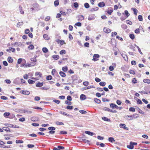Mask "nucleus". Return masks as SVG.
<instances>
[{"label":"nucleus","mask_w":150,"mask_h":150,"mask_svg":"<svg viewBox=\"0 0 150 150\" xmlns=\"http://www.w3.org/2000/svg\"><path fill=\"white\" fill-rule=\"evenodd\" d=\"M36 57L37 56H36L35 57H34V58H31V60L32 61H33V62H36L37 61V60L36 59Z\"/></svg>","instance_id":"nucleus-47"},{"label":"nucleus","mask_w":150,"mask_h":150,"mask_svg":"<svg viewBox=\"0 0 150 150\" xmlns=\"http://www.w3.org/2000/svg\"><path fill=\"white\" fill-rule=\"evenodd\" d=\"M8 61L10 63H12L13 62V59L11 57H9L8 58Z\"/></svg>","instance_id":"nucleus-16"},{"label":"nucleus","mask_w":150,"mask_h":150,"mask_svg":"<svg viewBox=\"0 0 150 150\" xmlns=\"http://www.w3.org/2000/svg\"><path fill=\"white\" fill-rule=\"evenodd\" d=\"M102 119L103 120H104L105 121H108V122H110V119H108V118L105 117H102Z\"/></svg>","instance_id":"nucleus-22"},{"label":"nucleus","mask_w":150,"mask_h":150,"mask_svg":"<svg viewBox=\"0 0 150 150\" xmlns=\"http://www.w3.org/2000/svg\"><path fill=\"white\" fill-rule=\"evenodd\" d=\"M16 143H23V141L21 140H16Z\"/></svg>","instance_id":"nucleus-40"},{"label":"nucleus","mask_w":150,"mask_h":150,"mask_svg":"<svg viewBox=\"0 0 150 150\" xmlns=\"http://www.w3.org/2000/svg\"><path fill=\"white\" fill-rule=\"evenodd\" d=\"M109 69L110 71H112L114 69V67L112 66H110L109 67Z\"/></svg>","instance_id":"nucleus-57"},{"label":"nucleus","mask_w":150,"mask_h":150,"mask_svg":"<svg viewBox=\"0 0 150 150\" xmlns=\"http://www.w3.org/2000/svg\"><path fill=\"white\" fill-rule=\"evenodd\" d=\"M48 129L50 130L48 132V133L50 134H53L55 132V131H54L55 130V128L53 127H51L48 128Z\"/></svg>","instance_id":"nucleus-1"},{"label":"nucleus","mask_w":150,"mask_h":150,"mask_svg":"<svg viewBox=\"0 0 150 150\" xmlns=\"http://www.w3.org/2000/svg\"><path fill=\"white\" fill-rule=\"evenodd\" d=\"M127 147L129 149H132L134 148L133 144L132 142H130V144L129 145H128L127 146Z\"/></svg>","instance_id":"nucleus-7"},{"label":"nucleus","mask_w":150,"mask_h":150,"mask_svg":"<svg viewBox=\"0 0 150 150\" xmlns=\"http://www.w3.org/2000/svg\"><path fill=\"white\" fill-rule=\"evenodd\" d=\"M28 48L30 50H33L34 48V46L33 45H30L28 46Z\"/></svg>","instance_id":"nucleus-37"},{"label":"nucleus","mask_w":150,"mask_h":150,"mask_svg":"<svg viewBox=\"0 0 150 150\" xmlns=\"http://www.w3.org/2000/svg\"><path fill=\"white\" fill-rule=\"evenodd\" d=\"M121 27L124 29H126L127 28V25L125 24H122L121 25Z\"/></svg>","instance_id":"nucleus-42"},{"label":"nucleus","mask_w":150,"mask_h":150,"mask_svg":"<svg viewBox=\"0 0 150 150\" xmlns=\"http://www.w3.org/2000/svg\"><path fill=\"white\" fill-rule=\"evenodd\" d=\"M129 37L131 39L133 40L134 38V35L133 34H130L129 35Z\"/></svg>","instance_id":"nucleus-55"},{"label":"nucleus","mask_w":150,"mask_h":150,"mask_svg":"<svg viewBox=\"0 0 150 150\" xmlns=\"http://www.w3.org/2000/svg\"><path fill=\"white\" fill-rule=\"evenodd\" d=\"M22 61V59L21 58H19L18 60L17 63L18 64H21V62Z\"/></svg>","instance_id":"nucleus-61"},{"label":"nucleus","mask_w":150,"mask_h":150,"mask_svg":"<svg viewBox=\"0 0 150 150\" xmlns=\"http://www.w3.org/2000/svg\"><path fill=\"white\" fill-rule=\"evenodd\" d=\"M103 31L105 33H108L111 32V30L108 28H104L103 29Z\"/></svg>","instance_id":"nucleus-10"},{"label":"nucleus","mask_w":150,"mask_h":150,"mask_svg":"<svg viewBox=\"0 0 150 150\" xmlns=\"http://www.w3.org/2000/svg\"><path fill=\"white\" fill-rule=\"evenodd\" d=\"M28 82L30 84H33L35 83V81L31 79H28Z\"/></svg>","instance_id":"nucleus-28"},{"label":"nucleus","mask_w":150,"mask_h":150,"mask_svg":"<svg viewBox=\"0 0 150 150\" xmlns=\"http://www.w3.org/2000/svg\"><path fill=\"white\" fill-rule=\"evenodd\" d=\"M83 84L84 86H88L89 84V82L88 81H85L83 82Z\"/></svg>","instance_id":"nucleus-58"},{"label":"nucleus","mask_w":150,"mask_h":150,"mask_svg":"<svg viewBox=\"0 0 150 150\" xmlns=\"http://www.w3.org/2000/svg\"><path fill=\"white\" fill-rule=\"evenodd\" d=\"M73 107L72 106L68 105L67 107V109L69 110H72Z\"/></svg>","instance_id":"nucleus-50"},{"label":"nucleus","mask_w":150,"mask_h":150,"mask_svg":"<svg viewBox=\"0 0 150 150\" xmlns=\"http://www.w3.org/2000/svg\"><path fill=\"white\" fill-rule=\"evenodd\" d=\"M59 74L62 77H65L66 76V74L62 71H60Z\"/></svg>","instance_id":"nucleus-21"},{"label":"nucleus","mask_w":150,"mask_h":150,"mask_svg":"<svg viewBox=\"0 0 150 150\" xmlns=\"http://www.w3.org/2000/svg\"><path fill=\"white\" fill-rule=\"evenodd\" d=\"M60 112V114L64 115H67L68 116H69V114H67L66 113V112Z\"/></svg>","instance_id":"nucleus-51"},{"label":"nucleus","mask_w":150,"mask_h":150,"mask_svg":"<svg viewBox=\"0 0 150 150\" xmlns=\"http://www.w3.org/2000/svg\"><path fill=\"white\" fill-rule=\"evenodd\" d=\"M27 146L29 148H33L34 147V145L33 144H28L27 145Z\"/></svg>","instance_id":"nucleus-60"},{"label":"nucleus","mask_w":150,"mask_h":150,"mask_svg":"<svg viewBox=\"0 0 150 150\" xmlns=\"http://www.w3.org/2000/svg\"><path fill=\"white\" fill-rule=\"evenodd\" d=\"M129 110L130 111L135 112V109L134 108L131 107L129 109Z\"/></svg>","instance_id":"nucleus-59"},{"label":"nucleus","mask_w":150,"mask_h":150,"mask_svg":"<svg viewBox=\"0 0 150 150\" xmlns=\"http://www.w3.org/2000/svg\"><path fill=\"white\" fill-rule=\"evenodd\" d=\"M84 19V18L83 16L81 15H79L78 16V20L80 21H81Z\"/></svg>","instance_id":"nucleus-18"},{"label":"nucleus","mask_w":150,"mask_h":150,"mask_svg":"<svg viewBox=\"0 0 150 150\" xmlns=\"http://www.w3.org/2000/svg\"><path fill=\"white\" fill-rule=\"evenodd\" d=\"M59 53L60 54H64L66 53V51L64 50H62L60 51Z\"/></svg>","instance_id":"nucleus-39"},{"label":"nucleus","mask_w":150,"mask_h":150,"mask_svg":"<svg viewBox=\"0 0 150 150\" xmlns=\"http://www.w3.org/2000/svg\"><path fill=\"white\" fill-rule=\"evenodd\" d=\"M59 1L58 0H56L54 1V4L55 6H57L59 4Z\"/></svg>","instance_id":"nucleus-27"},{"label":"nucleus","mask_w":150,"mask_h":150,"mask_svg":"<svg viewBox=\"0 0 150 150\" xmlns=\"http://www.w3.org/2000/svg\"><path fill=\"white\" fill-rule=\"evenodd\" d=\"M99 84L100 86H104L105 85L106 83L104 82H101L99 83Z\"/></svg>","instance_id":"nucleus-35"},{"label":"nucleus","mask_w":150,"mask_h":150,"mask_svg":"<svg viewBox=\"0 0 150 150\" xmlns=\"http://www.w3.org/2000/svg\"><path fill=\"white\" fill-rule=\"evenodd\" d=\"M42 50L44 53H47L48 51V50L46 47H43L42 49Z\"/></svg>","instance_id":"nucleus-29"},{"label":"nucleus","mask_w":150,"mask_h":150,"mask_svg":"<svg viewBox=\"0 0 150 150\" xmlns=\"http://www.w3.org/2000/svg\"><path fill=\"white\" fill-rule=\"evenodd\" d=\"M126 116L129 117L131 118L129 120H131L133 119H135L137 118L139 116V115L138 114H136L135 115H127Z\"/></svg>","instance_id":"nucleus-3"},{"label":"nucleus","mask_w":150,"mask_h":150,"mask_svg":"<svg viewBox=\"0 0 150 150\" xmlns=\"http://www.w3.org/2000/svg\"><path fill=\"white\" fill-rule=\"evenodd\" d=\"M23 24V22H18L17 25V26L18 27H19L21 25H22Z\"/></svg>","instance_id":"nucleus-31"},{"label":"nucleus","mask_w":150,"mask_h":150,"mask_svg":"<svg viewBox=\"0 0 150 150\" xmlns=\"http://www.w3.org/2000/svg\"><path fill=\"white\" fill-rule=\"evenodd\" d=\"M38 120L37 118L35 117H31V120L33 121H35Z\"/></svg>","instance_id":"nucleus-36"},{"label":"nucleus","mask_w":150,"mask_h":150,"mask_svg":"<svg viewBox=\"0 0 150 150\" xmlns=\"http://www.w3.org/2000/svg\"><path fill=\"white\" fill-rule=\"evenodd\" d=\"M132 82L134 83H137V81L135 78H134L132 79Z\"/></svg>","instance_id":"nucleus-63"},{"label":"nucleus","mask_w":150,"mask_h":150,"mask_svg":"<svg viewBox=\"0 0 150 150\" xmlns=\"http://www.w3.org/2000/svg\"><path fill=\"white\" fill-rule=\"evenodd\" d=\"M80 98L81 100H83L86 99V95L84 94H81L80 96Z\"/></svg>","instance_id":"nucleus-9"},{"label":"nucleus","mask_w":150,"mask_h":150,"mask_svg":"<svg viewBox=\"0 0 150 150\" xmlns=\"http://www.w3.org/2000/svg\"><path fill=\"white\" fill-rule=\"evenodd\" d=\"M43 38L45 40H48L49 39V37L48 36V35L47 34H44L43 35Z\"/></svg>","instance_id":"nucleus-24"},{"label":"nucleus","mask_w":150,"mask_h":150,"mask_svg":"<svg viewBox=\"0 0 150 150\" xmlns=\"http://www.w3.org/2000/svg\"><path fill=\"white\" fill-rule=\"evenodd\" d=\"M84 46L85 47H88L89 46V43L87 42H86L84 44Z\"/></svg>","instance_id":"nucleus-49"},{"label":"nucleus","mask_w":150,"mask_h":150,"mask_svg":"<svg viewBox=\"0 0 150 150\" xmlns=\"http://www.w3.org/2000/svg\"><path fill=\"white\" fill-rule=\"evenodd\" d=\"M40 97L38 96H36L34 98V100L35 101H38L40 100Z\"/></svg>","instance_id":"nucleus-62"},{"label":"nucleus","mask_w":150,"mask_h":150,"mask_svg":"<svg viewBox=\"0 0 150 150\" xmlns=\"http://www.w3.org/2000/svg\"><path fill=\"white\" fill-rule=\"evenodd\" d=\"M121 55L122 56V57L125 60H127V57L126 55L125 54H121Z\"/></svg>","instance_id":"nucleus-53"},{"label":"nucleus","mask_w":150,"mask_h":150,"mask_svg":"<svg viewBox=\"0 0 150 150\" xmlns=\"http://www.w3.org/2000/svg\"><path fill=\"white\" fill-rule=\"evenodd\" d=\"M64 149V147L62 146H58L57 147H54L53 149V150H63Z\"/></svg>","instance_id":"nucleus-4"},{"label":"nucleus","mask_w":150,"mask_h":150,"mask_svg":"<svg viewBox=\"0 0 150 150\" xmlns=\"http://www.w3.org/2000/svg\"><path fill=\"white\" fill-rule=\"evenodd\" d=\"M79 5L77 2H74V6L75 8H76L78 7Z\"/></svg>","instance_id":"nucleus-45"},{"label":"nucleus","mask_w":150,"mask_h":150,"mask_svg":"<svg viewBox=\"0 0 150 150\" xmlns=\"http://www.w3.org/2000/svg\"><path fill=\"white\" fill-rule=\"evenodd\" d=\"M110 107L112 108H115L117 109L119 107L116 104L112 103L110 104Z\"/></svg>","instance_id":"nucleus-6"},{"label":"nucleus","mask_w":150,"mask_h":150,"mask_svg":"<svg viewBox=\"0 0 150 150\" xmlns=\"http://www.w3.org/2000/svg\"><path fill=\"white\" fill-rule=\"evenodd\" d=\"M129 47L130 49L133 50L134 51H135V50L134 49L135 47H134L132 45H130Z\"/></svg>","instance_id":"nucleus-56"},{"label":"nucleus","mask_w":150,"mask_h":150,"mask_svg":"<svg viewBox=\"0 0 150 150\" xmlns=\"http://www.w3.org/2000/svg\"><path fill=\"white\" fill-rule=\"evenodd\" d=\"M84 6L86 8H89V4L87 3H86L84 4Z\"/></svg>","instance_id":"nucleus-32"},{"label":"nucleus","mask_w":150,"mask_h":150,"mask_svg":"<svg viewBox=\"0 0 150 150\" xmlns=\"http://www.w3.org/2000/svg\"><path fill=\"white\" fill-rule=\"evenodd\" d=\"M53 57L54 59L57 60L59 58V56L58 55H55L53 56Z\"/></svg>","instance_id":"nucleus-30"},{"label":"nucleus","mask_w":150,"mask_h":150,"mask_svg":"<svg viewBox=\"0 0 150 150\" xmlns=\"http://www.w3.org/2000/svg\"><path fill=\"white\" fill-rule=\"evenodd\" d=\"M32 6H33V8L31 9H34V8H38V7L39 5L37 3H35L33 4Z\"/></svg>","instance_id":"nucleus-13"},{"label":"nucleus","mask_w":150,"mask_h":150,"mask_svg":"<svg viewBox=\"0 0 150 150\" xmlns=\"http://www.w3.org/2000/svg\"><path fill=\"white\" fill-rule=\"evenodd\" d=\"M143 82L149 84L150 83V80L149 79H145L143 80Z\"/></svg>","instance_id":"nucleus-19"},{"label":"nucleus","mask_w":150,"mask_h":150,"mask_svg":"<svg viewBox=\"0 0 150 150\" xmlns=\"http://www.w3.org/2000/svg\"><path fill=\"white\" fill-rule=\"evenodd\" d=\"M67 132L66 131H62L59 133L60 134H67Z\"/></svg>","instance_id":"nucleus-48"},{"label":"nucleus","mask_w":150,"mask_h":150,"mask_svg":"<svg viewBox=\"0 0 150 150\" xmlns=\"http://www.w3.org/2000/svg\"><path fill=\"white\" fill-rule=\"evenodd\" d=\"M98 6L100 7H102L105 6V4L104 2H101L98 3Z\"/></svg>","instance_id":"nucleus-11"},{"label":"nucleus","mask_w":150,"mask_h":150,"mask_svg":"<svg viewBox=\"0 0 150 150\" xmlns=\"http://www.w3.org/2000/svg\"><path fill=\"white\" fill-rule=\"evenodd\" d=\"M62 70L64 72H66L68 70V68L67 67H63L62 68Z\"/></svg>","instance_id":"nucleus-34"},{"label":"nucleus","mask_w":150,"mask_h":150,"mask_svg":"<svg viewBox=\"0 0 150 150\" xmlns=\"http://www.w3.org/2000/svg\"><path fill=\"white\" fill-rule=\"evenodd\" d=\"M81 142L83 141L85 143L89 142H90L89 140L85 139H81Z\"/></svg>","instance_id":"nucleus-41"},{"label":"nucleus","mask_w":150,"mask_h":150,"mask_svg":"<svg viewBox=\"0 0 150 150\" xmlns=\"http://www.w3.org/2000/svg\"><path fill=\"white\" fill-rule=\"evenodd\" d=\"M95 18L93 17H92L90 16H89L88 18V20L89 21H91L94 20Z\"/></svg>","instance_id":"nucleus-44"},{"label":"nucleus","mask_w":150,"mask_h":150,"mask_svg":"<svg viewBox=\"0 0 150 150\" xmlns=\"http://www.w3.org/2000/svg\"><path fill=\"white\" fill-rule=\"evenodd\" d=\"M43 84L42 83H41L38 82L36 84V86L37 87H41L43 86Z\"/></svg>","instance_id":"nucleus-25"},{"label":"nucleus","mask_w":150,"mask_h":150,"mask_svg":"<svg viewBox=\"0 0 150 150\" xmlns=\"http://www.w3.org/2000/svg\"><path fill=\"white\" fill-rule=\"evenodd\" d=\"M138 19L139 21H143V18L142 16L139 15L138 16Z\"/></svg>","instance_id":"nucleus-38"},{"label":"nucleus","mask_w":150,"mask_h":150,"mask_svg":"<svg viewBox=\"0 0 150 150\" xmlns=\"http://www.w3.org/2000/svg\"><path fill=\"white\" fill-rule=\"evenodd\" d=\"M117 35V33L116 32H112V33L111 36L112 37H114L115 35Z\"/></svg>","instance_id":"nucleus-64"},{"label":"nucleus","mask_w":150,"mask_h":150,"mask_svg":"<svg viewBox=\"0 0 150 150\" xmlns=\"http://www.w3.org/2000/svg\"><path fill=\"white\" fill-rule=\"evenodd\" d=\"M11 51L12 52H14L15 51V49L14 48L11 47L9 49H7L6 50V51L7 52H10Z\"/></svg>","instance_id":"nucleus-8"},{"label":"nucleus","mask_w":150,"mask_h":150,"mask_svg":"<svg viewBox=\"0 0 150 150\" xmlns=\"http://www.w3.org/2000/svg\"><path fill=\"white\" fill-rule=\"evenodd\" d=\"M119 126L121 128H123L126 130L128 129V128L126 127V125L124 124H120Z\"/></svg>","instance_id":"nucleus-5"},{"label":"nucleus","mask_w":150,"mask_h":150,"mask_svg":"<svg viewBox=\"0 0 150 150\" xmlns=\"http://www.w3.org/2000/svg\"><path fill=\"white\" fill-rule=\"evenodd\" d=\"M99 57L100 56L99 54H94L92 60L94 61H98V60Z\"/></svg>","instance_id":"nucleus-2"},{"label":"nucleus","mask_w":150,"mask_h":150,"mask_svg":"<svg viewBox=\"0 0 150 150\" xmlns=\"http://www.w3.org/2000/svg\"><path fill=\"white\" fill-rule=\"evenodd\" d=\"M108 141L112 143L115 142L114 138L112 137H110L108 138Z\"/></svg>","instance_id":"nucleus-15"},{"label":"nucleus","mask_w":150,"mask_h":150,"mask_svg":"<svg viewBox=\"0 0 150 150\" xmlns=\"http://www.w3.org/2000/svg\"><path fill=\"white\" fill-rule=\"evenodd\" d=\"M21 92L22 93L25 95H28L30 94V92L27 91H21Z\"/></svg>","instance_id":"nucleus-12"},{"label":"nucleus","mask_w":150,"mask_h":150,"mask_svg":"<svg viewBox=\"0 0 150 150\" xmlns=\"http://www.w3.org/2000/svg\"><path fill=\"white\" fill-rule=\"evenodd\" d=\"M125 13L126 16V18H127L129 16V14L128 13V11L127 10H125Z\"/></svg>","instance_id":"nucleus-43"},{"label":"nucleus","mask_w":150,"mask_h":150,"mask_svg":"<svg viewBox=\"0 0 150 150\" xmlns=\"http://www.w3.org/2000/svg\"><path fill=\"white\" fill-rule=\"evenodd\" d=\"M52 76L51 75H49L47 76L46 79L47 80H49L52 79Z\"/></svg>","instance_id":"nucleus-46"},{"label":"nucleus","mask_w":150,"mask_h":150,"mask_svg":"<svg viewBox=\"0 0 150 150\" xmlns=\"http://www.w3.org/2000/svg\"><path fill=\"white\" fill-rule=\"evenodd\" d=\"M3 129L4 130L6 131L7 132H10V129L8 127H4L3 128Z\"/></svg>","instance_id":"nucleus-26"},{"label":"nucleus","mask_w":150,"mask_h":150,"mask_svg":"<svg viewBox=\"0 0 150 150\" xmlns=\"http://www.w3.org/2000/svg\"><path fill=\"white\" fill-rule=\"evenodd\" d=\"M94 101L95 103H100L101 102L100 100L97 98H94Z\"/></svg>","instance_id":"nucleus-17"},{"label":"nucleus","mask_w":150,"mask_h":150,"mask_svg":"<svg viewBox=\"0 0 150 150\" xmlns=\"http://www.w3.org/2000/svg\"><path fill=\"white\" fill-rule=\"evenodd\" d=\"M56 124L57 125H64V123L62 122H60L58 121H57L56 122Z\"/></svg>","instance_id":"nucleus-52"},{"label":"nucleus","mask_w":150,"mask_h":150,"mask_svg":"<svg viewBox=\"0 0 150 150\" xmlns=\"http://www.w3.org/2000/svg\"><path fill=\"white\" fill-rule=\"evenodd\" d=\"M85 132L86 134L91 136H93L94 134V133L93 132L88 131H85Z\"/></svg>","instance_id":"nucleus-14"},{"label":"nucleus","mask_w":150,"mask_h":150,"mask_svg":"<svg viewBox=\"0 0 150 150\" xmlns=\"http://www.w3.org/2000/svg\"><path fill=\"white\" fill-rule=\"evenodd\" d=\"M92 88H94V87L93 86H89L87 87H84V90Z\"/></svg>","instance_id":"nucleus-23"},{"label":"nucleus","mask_w":150,"mask_h":150,"mask_svg":"<svg viewBox=\"0 0 150 150\" xmlns=\"http://www.w3.org/2000/svg\"><path fill=\"white\" fill-rule=\"evenodd\" d=\"M103 110L105 111H108L110 112V109L107 107H104L103 108Z\"/></svg>","instance_id":"nucleus-54"},{"label":"nucleus","mask_w":150,"mask_h":150,"mask_svg":"<svg viewBox=\"0 0 150 150\" xmlns=\"http://www.w3.org/2000/svg\"><path fill=\"white\" fill-rule=\"evenodd\" d=\"M23 111L24 113H27L29 114H31L32 113V111L30 110H23Z\"/></svg>","instance_id":"nucleus-20"},{"label":"nucleus","mask_w":150,"mask_h":150,"mask_svg":"<svg viewBox=\"0 0 150 150\" xmlns=\"http://www.w3.org/2000/svg\"><path fill=\"white\" fill-rule=\"evenodd\" d=\"M10 115V113L8 112H5L4 114V116L6 117L7 116H8Z\"/></svg>","instance_id":"nucleus-33"}]
</instances>
